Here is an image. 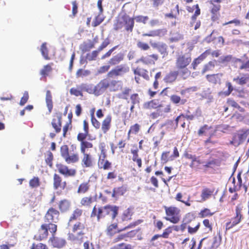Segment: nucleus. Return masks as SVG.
I'll return each instance as SVG.
<instances>
[{
	"instance_id": "obj_25",
	"label": "nucleus",
	"mask_w": 249,
	"mask_h": 249,
	"mask_svg": "<svg viewBox=\"0 0 249 249\" xmlns=\"http://www.w3.org/2000/svg\"><path fill=\"white\" fill-rule=\"evenodd\" d=\"M134 73L135 74H137L138 75L142 76L146 80L149 79L148 71L144 69L137 68V69L134 70Z\"/></svg>"
},
{
	"instance_id": "obj_24",
	"label": "nucleus",
	"mask_w": 249,
	"mask_h": 249,
	"mask_svg": "<svg viewBox=\"0 0 249 249\" xmlns=\"http://www.w3.org/2000/svg\"><path fill=\"white\" fill-rule=\"evenodd\" d=\"M46 102L49 111L50 112H51L52 109L53 108V102H52V97L51 95V91L50 90H47L46 91Z\"/></svg>"
},
{
	"instance_id": "obj_10",
	"label": "nucleus",
	"mask_w": 249,
	"mask_h": 249,
	"mask_svg": "<svg viewBox=\"0 0 249 249\" xmlns=\"http://www.w3.org/2000/svg\"><path fill=\"white\" fill-rule=\"evenodd\" d=\"M57 168L59 172L65 176H74L75 175V170L69 169L66 165L60 164L57 165Z\"/></svg>"
},
{
	"instance_id": "obj_54",
	"label": "nucleus",
	"mask_w": 249,
	"mask_h": 249,
	"mask_svg": "<svg viewBox=\"0 0 249 249\" xmlns=\"http://www.w3.org/2000/svg\"><path fill=\"white\" fill-rule=\"evenodd\" d=\"M52 70L51 67L49 65H47L41 70L40 74L42 75H46L48 73Z\"/></svg>"
},
{
	"instance_id": "obj_3",
	"label": "nucleus",
	"mask_w": 249,
	"mask_h": 249,
	"mask_svg": "<svg viewBox=\"0 0 249 249\" xmlns=\"http://www.w3.org/2000/svg\"><path fill=\"white\" fill-rule=\"evenodd\" d=\"M166 214L167 217H165V219L173 223H177L180 220V210L175 207H164Z\"/></svg>"
},
{
	"instance_id": "obj_35",
	"label": "nucleus",
	"mask_w": 249,
	"mask_h": 249,
	"mask_svg": "<svg viewBox=\"0 0 249 249\" xmlns=\"http://www.w3.org/2000/svg\"><path fill=\"white\" fill-rule=\"evenodd\" d=\"M213 192L209 189H204L202 190L201 193V197L203 201H205L208 199L212 194Z\"/></svg>"
},
{
	"instance_id": "obj_43",
	"label": "nucleus",
	"mask_w": 249,
	"mask_h": 249,
	"mask_svg": "<svg viewBox=\"0 0 249 249\" xmlns=\"http://www.w3.org/2000/svg\"><path fill=\"white\" fill-rule=\"evenodd\" d=\"M30 186L32 188L37 187L39 186V180L38 178L34 177L30 180L29 182Z\"/></svg>"
},
{
	"instance_id": "obj_47",
	"label": "nucleus",
	"mask_w": 249,
	"mask_h": 249,
	"mask_svg": "<svg viewBox=\"0 0 249 249\" xmlns=\"http://www.w3.org/2000/svg\"><path fill=\"white\" fill-rule=\"evenodd\" d=\"M92 202V198L91 196L85 197L81 200V204L82 205L88 206L90 205Z\"/></svg>"
},
{
	"instance_id": "obj_40",
	"label": "nucleus",
	"mask_w": 249,
	"mask_h": 249,
	"mask_svg": "<svg viewBox=\"0 0 249 249\" xmlns=\"http://www.w3.org/2000/svg\"><path fill=\"white\" fill-rule=\"evenodd\" d=\"M60 153L61 156L65 159L69 154V148L67 145H62L60 148Z\"/></svg>"
},
{
	"instance_id": "obj_8",
	"label": "nucleus",
	"mask_w": 249,
	"mask_h": 249,
	"mask_svg": "<svg viewBox=\"0 0 249 249\" xmlns=\"http://www.w3.org/2000/svg\"><path fill=\"white\" fill-rule=\"evenodd\" d=\"M108 87V80L107 79H104L101 80L98 84L94 86V95L99 96L102 94Z\"/></svg>"
},
{
	"instance_id": "obj_4",
	"label": "nucleus",
	"mask_w": 249,
	"mask_h": 249,
	"mask_svg": "<svg viewBox=\"0 0 249 249\" xmlns=\"http://www.w3.org/2000/svg\"><path fill=\"white\" fill-rule=\"evenodd\" d=\"M57 230V226L53 223L42 224L38 231V236L36 237L40 240L47 238L48 235V230L52 233H55Z\"/></svg>"
},
{
	"instance_id": "obj_5",
	"label": "nucleus",
	"mask_w": 249,
	"mask_h": 249,
	"mask_svg": "<svg viewBox=\"0 0 249 249\" xmlns=\"http://www.w3.org/2000/svg\"><path fill=\"white\" fill-rule=\"evenodd\" d=\"M241 210V209L239 206H237L236 207V216L232 218L231 221L227 222L226 224V230L227 231L233 228L241 222V218L242 217Z\"/></svg>"
},
{
	"instance_id": "obj_33",
	"label": "nucleus",
	"mask_w": 249,
	"mask_h": 249,
	"mask_svg": "<svg viewBox=\"0 0 249 249\" xmlns=\"http://www.w3.org/2000/svg\"><path fill=\"white\" fill-rule=\"evenodd\" d=\"M143 108L145 109L155 108L158 107V104L155 100H152L150 102H146L143 104Z\"/></svg>"
},
{
	"instance_id": "obj_1",
	"label": "nucleus",
	"mask_w": 249,
	"mask_h": 249,
	"mask_svg": "<svg viewBox=\"0 0 249 249\" xmlns=\"http://www.w3.org/2000/svg\"><path fill=\"white\" fill-rule=\"evenodd\" d=\"M148 18L147 16H139L132 18L128 16H124L120 18L117 23L118 28H121L123 24L124 28L127 31H132L134 26V20L135 19L137 22H143L144 23L148 20Z\"/></svg>"
},
{
	"instance_id": "obj_7",
	"label": "nucleus",
	"mask_w": 249,
	"mask_h": 249,
	"mask_svg": "<svg viewBox=\"0 0 249 249\" xmlns=\"http://www.w3.org/2000/svg\"><path fill=\"white\" fill-rule=\"evenodd\" d=\"M129 70V68L126 65H121L110 71L107 73V76L109 78H113L115 76L122 75L127 72Z\"/></svg>"
},
{
	"instance_id": "obj_29",
	"label": "nucleus",
	"mask_w": 249,
	"mask_h": 249,
	"mask_svg": "<svg viewBox=\"0 0 249 249\" xmlns=\"http://www.w3.org/2000/svg\"><path fill=\"white\" fill-rule=\"evenodd\" d=\"M94 43L92 41H89L88 42L84 43L81 45L80 48L82 52H86L93 48L94 47Z\"/></svg>"
},
{
	"instance_id": "obj_23",
	"label": "nucleus",
	"mask_w": 249,
	"mask_h": 249,
	"mask_svg": "<svg viewBox=\"0 0 249 249\" xmlns=\"http://www.w3.org/2000/svg\"><path fill=\"white\" fill-rule=\"evenodd\" d=\"M221 74H213L211 75H207L206 78L207 80L213 84H216L220 81Z\"/></svg>"
},
{
	"instance_id": "obj_15",
	"label": "nucleus",
	"mask_w": 249,
	"mask_h": 249,
	"mask_svg": "<svg viewBox=\"0 0 249 249\" xmlns=\"http://www.w3.org/2000/svg\"><path fill=\"white\" fill-rule=\"evenodd\" d=\"M50 240L51 241L52 245L55 248H62L66 243L64 239L58 237H53Z\"/></svg>"
},
{
	"instance_id": "obj_63",
	"label": "nucleus",
	"mask_w": 249,
	"mask_h": 249,
	"mask_svg": "<svg viewBox=\"0 0 249 249\" xmlns=\"http://www.w3.org/2000/svg\"><path fill=\"white\" fill-rule=\"evenodd\" d=\"M88 134V132H84V133H80L78 134L77 136V140L82 142H84V141L86 137H87Z\"/></svg>"
},
{
	"instance_id": "obj_12",
	"label": "nucleus",
	"mask_w": 249,
	"mask_h": 249,
	"mask_svg": "<svg viewBox=\"0 0 249 249\" xmlns=\"http://www.w3.org/2000/svg\"><path fill=\"white\" fill-rule=\"evenodd\" d=\"M62 179L61 177L56 174L53 176V187L55 189H58L59 187L64 189L66 185V182L61 183Z\"/></svg>"
},
{
	"instance_id": "obj_9",
	"label": "nucleus",
	"mask_w": 249,
	"mask_h": 249,
	"mask_svg": "<svg viewBox=\"0 0 249 249\" xmlns=\"http://www.w3.org/2000/svg\"><path fill=\"white\" fill-rule=\"evenodd\" d=\"M59 213L58 211L53 208L49 209L45 215V218L48 222L56 223L58 221Z\"/></svg>"
},
{
	"instance_id": "obj_39",
	"label": "nucleus",
	"mask_w": 249,
	"mask_h": 249,
	"mask_svg": "<svg viewBox=\"0 0 249 249\" xmlns=\"http://www.w3.org/2000/svg\"><path fill=\"white\" fill-rule=\"evenodd\" d=\"M99 53L97 50L93 51L91 53L87 54L86 59L89 61H92L95 60Z\"/></svg>"
},
{
	"instance_id": "obj_42",
	"label": "nucleus",
	"mask_w": 249,
	"mask_h": 249,
	"mask_svg": "<svg viewBox=\"0 0 249 249\" xmlns=\"http://www.w3.org/2000/svg\"><path fill=\"white\" fill-rule=\"evenodd\" d=\"M82 213V211L80 209H77L73 213L72 215L71 216L70 221L76 219L79 217Z\"/></svg>"
},
{
	"instance_id": "obj_53",
	"label": "nucleus",
	"mask_w": 249,
	"mask_h": 249,
	"mask_svg": "<svg viewBox=\"0 0 249 249\" xmlns=\"http://www.w3.org/2000/svg\"><path fill=\"white\" fill-rule=\"evenodd\" d=\"M137 46L139 48L143 51L147 50L149 48V46L147 44L141 41L137 42Z\"/></svg>"
},
{
	"instance_id": "obj_55",
	"label": "nucleus",
	"mask_w": 249,
	"mask_h": 249,
	"mask_svg": "<svg viewBox=\"0 0 249 249\" xmlns=\"http://www.w3.org/2000/svg\"><path fill=\"white\" fill-rule=\"evenodd\" d=\"M84 229V226L80 222L75 224L73 227L72 231L74 233L76 232L78 230H82Z\"/></svg>"
},
{
	"instance_id": "obj_26",
	"label": "nucleus",
	"mask_w": 249,
	"mask_h": 249,
	"mask_svg": "<svg viewBox=\"0 0 249 249\" xmlns=\"http://www.w3.org/2000/svg\"><path fill=\"white\" fill-rule=\"evenodd\" d=\"M64 159L67 163L70 164L77 162L79 160V157L77 154H74L71 156L69 154Z\"/></svg>"
},
{
	"instance_id": "obj_28",
	"label": "nucleus",
	"mask_w": 249,
	"mask_h": 249,
	"mask_svg": "<svg viewBox=\"0 0 249 249\" xmlns=\"http://www.w3.org/2000/svg\"><path fill=\"white\" fill-rule=\"evenodd\" d=\"M46 45L47 43L46 42L43 43L41 46L40 50L44 58L46 60H49L50 57L48 56V50Z\"/></svg>"
},
{
	"instance_id": "obj_59",
	"label": "nucleus",
	"mask_w": 249,
	"mask_h": 249,
	"mask_svg": "<svg viewBox=\"0 0 249 249\" xmlns=\"http://www.w3.org/2000/svg\"><path fill=\"white\" fill-rule=\"evenodd\" d=\"M115 248L116 249H133L131 245L129 244L125 245L124 243L120 244L116 246Z\"/></svg>"
},
{
	"instance_id": "obj_13",
	"label": "nucleus",
	"mask_w": 249,
	"mask_h": 249,
	"mask_svg": "<svg viewBox=\"0 0 249 249\" xmlns=\"http://www.w3.org/2000/svg\"><path fill=\"white\" fill-rule=\"evenodd\" d=\"M179 74L178 71H170L164 77L163 80L167 83H172L175 82Z\"/></svg>"
},
{
	"instance_id": "obj_6",
	"label": "nucleus",
	"mask_w": 249,
	"mask_h": 249,
	"mask_svg": "<svg viewBox=\"0 0 249 249\" xmlns=\"http://www.w3.org/2000/svg\"><path fill=\"white\" fill-rule=\"evenodd\" d=\"M191 53H187L179 56L176 61V66L178 69H183L186 67L191 62Z\"/></svg>"
},
{
	"instance_id": "obj_52",
	"label": "nucleus",
	"mask_w": 249,
	"mask_h": 249,
	"mask_svg": "<svg viewBox=\"0 0 249 249\" xmlns=\"http://www.w3.org/2000/svg\"><path fill=\"white\" fill-rule=\"evenodd\" d=\"M200 226V223H197L194 227H192L190 226L188 227V232L190 234H194L196 233L198 230Z\"/></svg>"
},
{
	"instance_id": "obj_48",
	"label": "nucleus",
	"mask_w": 249,
	"mask_h": 249,
	"mask_svg": "<svg viewBox=\"0 0 249 249\" xmlns=\"http://www.w3.org/2000/svg\"><path fill=\"white\" fill-rule=\"evenodd\" d=\"M110 68L109 65L103 66L98 69L96 74H100L107 71Z\"/></svg>"
},
{
	"instance_id": "obj_51",
	"label": "nucleus",
	"mask_w": 249,
	"mask_h": 249,
	"mask_svg": "<svg viewBox=\"0 0 249 249\" xmlns=\"http://www.w3.org/2000/svg\"><path fill=\"white\" fill-rule=\"evenodd\" d=\"M140 130V125L137 124H135L134 125L131 126L130 129L128 133V135H129L131 132L132 133L136 134Z\"/></svg>"
},
{
	"instance_id": "obj_58",
	"label": "nucleus",
	"mask_w": 249,
	"mask_h": 249,
	"mask_svg": "<svg viewBox=\"0 0 249 249\" xmlns=\"http://www.w3.org/2000/svg\"><path fill=\"white\" fill-rule=\"evenodd\" d=\"M179 73L181 75V76L183 78V79H186L190 74V72L187 69L182 70Z\"/></svg>"
},
{
	"instance_id": "obj_38",
	"label": "nucleus",
	"mask_w": 249,
	"mask_h": 249,
	"mask_svg": "<svg viewBox=\"0 0 249 249\" xmlns=\"http://www.w3.org/2000/svg\"><path fill=\"white\" fill-rule=\"evenodd\" d=\"M89 189V185L88 183H83L80 184L78 188V193H85Z\"/></svg>"
},
{
	"instance_id": "obj_56",
	"label": "nucleus",
	"mask_w": 249,
	"mask_h": 249,
	"mask_svg": "<svg viewBox=\"0 0 249 249\" xmlns=\"http://www.w3.org/2000/svg\"><path fill=\"white\" fill-rule=\"evenodd\" d=\"M223 25H230L231 27H234V26H239L240 25V21L237 19H234L228 22L225 23L223 24Z\"/></svg>"
},
{
	"instance_id": "obj_16",
	"label": "nucleus",
	"mask_w": 249,
	"mask_h": 249,
	"mask_svg": "<svg viewBox=\"0 0 249 249\" xmlns=\"http://www.w3.org/2000/svg\"><path fill=\"white\" fill-rule=\"evenodd\" d=\"M83 158L82 160V165L84 167H89L92 165V159L91 156L87 153H82Z\"/></svg>"
},
{
	"instance_id": "obj_36",
	"label": "nucleus",
	"mask_w": 249,
	"mask_h": 249,
	"mask_svg": "<svg viewBox=\"0 0 249 249\" xmlns=\"http://www.w3.org/2000/svg\"><path fill=\"white\" fill-rule=\"evenodd\" d=\"M226 86L228 88V90L223 92H220V95H224L225 96H229L233 90V87L230 82H227L226 84Z\"/></svg>"
},
{
	"instance_id": "obj_17",
	"label": "nucleus",
	"mask_w": 249,
	"mask_h": 249,
	"mask_svg": "<svg viewBox=\"0 0 249 249\" xmlns=\"http://www.w3.org/2000/svg\"><path fill=\"white\" fill-rule=\"evenodd\" d=\"M170 101L174 104L177 105H184L187 100L185 99H181L180 97L176 94H173L170 97Z\"/></svg>"
},
{
	"instance_id": "obj_61",
	"label": "nucleus",
	"mask_w": 249,
	"mask_h": 249,
	"mask_svg": "<svg viewBox=\"0 0 249 249\" xmlns=\"http://www.w3.org/2000/svg\"><path fill=\"white\" fill-rule=\"evenodd\" d=\"M132 104L134 105L139 103V98L138 94H133L130 97Z\"/></svg>"
},
{
	"instance_id": "obj_31",
	"label": "nucleus",
	"mask_w": 249,
	"mask_h": 249,
	"mask_svg": "<svg viewBox=\"0 0 249 249\" xmlns=\"http://www.w3.org/2000/svg\"><path fill=\"white\" fill-rule=\"evenodd\" d=\"M91 73L90 71L88 70L79 69L76 73L77 77H84L89 75Z\"/></svg>"
},
{
	"instance_id": "obj_32",
	"label": "nucleus",
	"mask_w": 249,
	"mask_h": 249,
	"mask_svg": "<svg viewBox=\"0 0 249 249\" xmlns=\"http://www.w3.org/2000/svg\"><path fill=\"white\" fill-rule=\"evenodd\" d=\"M235 58L232 57L231 55H228L227 56H221L219 59L218 62L220 63L224 64L226 62H228L230 61H231L232 62L234 63L235 64V61L233 60V59H235Z\"/></svg>"
},
{
	"instance_id": "obj_41",
	"label": "nucleus",
	"mask_w": 249,
	"mask_h": 249,
	"mask_svg": "<svg viewBox=\"0 0 249 249\" xmlns=\"http://www.w3.org/2000/svg\"><path fill=\"white\" fill-rule=\"evenodd\" d=\"M210 127H209L208 125H204L200 128L198 131V135L200 136L202 135H207V131L210 129Z\"/></svg>"
},
{
	"instance_id": "obj_37",
	"label": "nucleus",
	"mask_w": 249,
	"mask_h": 249,
	"mask_svg": "<svg viewBox=\"0 0 249 249\" xmlns=\"http://www.w3.org/2000/svg\"><path fill=\"white\" fill-rule=\"evenodd\" d=\"M140 62H142V63L145 64L154 63V61L151 59L150 56H149V55L146 57H141L140 59L137 60L136 63H139Z\"/></svg>"
},
{
	"instance_id": "obj_2",
	"label": "nucleus",
	"mask_w": 249,
	"mask_h": 249,
	"mask_svg": "<svg viewBox=\"0 0 249 249\" xmlns=\"http://www.w3.org/2000/svg\"><path fill=\"white\" fill-rule=\"evenodd\" d=\"M118 207L115 206L107 205L98 209L97 219L104 217L107 215L110 214L112 219H114L118 214Z\"/></svg>"
},
{
	"instance_id": "obj_22",
	"label": "nucleus",
	"mask_w": 249,
	"mask_h": 249,
	"mask_svg": "<svg viewBox=\"0 0 249 249\" xmlns=\"http://www.w3.org/2000/svg\"><path fill=\"white\" fill-rule=\"evenodd\" d=\"M109 87L110 91H115L122 88L121 82L116 80H112L110 82L108 81Z\"/></svg>"
},
{
	"instance_id": "obj_30",
	"label": "nucleus",
	"mask_w": 249,
	"mask_h": 249,
	"mask_svg": "<svg viewBox=\"0 0 249 249\" xmlns=\"http://www.w3.org/2000/svg\"><path fill=\"white\" fill-rule=\"evenodd\" d=\"M59 207L61 212H66L69 209L70 203L66 200H62L59 203Z\"/></svg>"
},
{
	"instance_id": "obj_44",
	"label": "nucleus",
	"mask_w": 249,
	"mask_h": 249,
	"mask_svg": "<svg viewBox=\"0 0 249 249\" xmlns=\"http://www.w3.org/2000/svg\"><path fill=\"white\" fill-rule=\"evenodd\" d=\"M227 103L229 106L238 108L240 111H244V109L240 107V106L234 100L229 99Z\"/></svg>"
},
{
	"instance_id": "obj_20",
	"label": "nucleus",
	"mask_w": 249,
	"mask_h": 249,
	"mask_svg": "<svg viewBox=\"0 0 249 249\" xmlns=\"http://www.w3.org/2000/svg\"><path fill=\"white\" fill-rule=\"evenodd\" d=\"M233 61H235V67H238L237 63H239L241 64L239 66V69L243 70V69H249V60H247V61H244L240 59L235 58L233 59Z\"/></svg>"
},
{
	"instance_id": "obj_64",
	"label": "nucleus",
	"mask_w": 249,
	"mask_h": 249,
	"mask_svg": "<svg viewBox=\"0 0 249 249\" xmlns=\"http://www.w3.org/2000/svg\"><path fill=\"white\" fill-rule=\"evenodd\" d=\"M182 38V36L178 33H176L175 35H174L173 36L170 38V40L171 42H173L179 40Z\"/></svg>"
},
{
	"instance_id": "obj_14",
	"label": "nucleus",
	"mask_w": 249,
	"mask_h": 249,
	"mask_svg": "<svg viewBox=\"0 0 249 249\" xmlns=\"http://www.w3.org/2000/svg\"><path fill=\"white\" fill-rule=\"evenodd\" d=\"M210 53V50H207L203 53H202L199 56L195 59L192 64L193 69H196V68L197 65L199 64L202 61H203Z\"/></svg>"
},
{
	"instance_id": "obj_45",
	"label": "nucleus",
	"mask_w": 249,
	"mask_h": 249,
	"mask_svg": "<svg viewBox=\"0 0 249 249\" xmlns=\"http://www.w3.org/2000/svg\"><path fill=\"white\" fill-rule=\"evenodd\" d=\"M203 163H204V161H201L198 158L196 157L194 161H192L190 165V166L191 168H197L199 164Z\"/></svg>"
},
{
	"instance_id": "obj_34",
	"label": "nucleus",
	"mask_w": 249,
	"mask_h": 249,
	"mask_svg": "<svg viewBox=\"0 0 249 249\" xmlns=\"http://www.w3.org/2000/svg\"><path fill=\"white\" fill-rule=\"evenodd\" d=\"M93 146L91 142L87 141H84L81 142L80 144V149L82 153H86V149L92 148Z\"/></svg>"
},
{
	"instance_id": "obj_18",
	"label": "nucleus",
	"mask_w": 249,
	"mask_h": 249,
	"mask_svg": "<svg viewBox=\"0 0 249 249\" xmlns=\"http://www.w3.org/2000/svg\"><path fill=\"white\" fill-rule=\"evenodd\" d=\"M111 121V116L110 115H107L103 121L102 124V130L104 133H106L109 129Z\"/></svg>"
},
{
	"instance_id": "obj_50",
	"label": "nucleus",
	"mask_w": 249,
	"mask_h": 249,
	"mask_svg": "<svg viewBox=\"0 0 249 249\" xmlns=\"http://www.w3.org/2000/svg\"><path fill=\"white\" fill-rule=\"evenodd\" d=\"M117 227V224L116 223H114L109 225L107 229V234L109 235L112 236L113 234V230H115Z\"/></svg>"
},
{
	"instance_id": "obj_60",
	"label": "nucleus",
	"mask_w": 249,
	"mask_h": 249,
	"mask_svg": "<svg viewBox=\"0 0 249 249\" xmlns=\"http://www.w3.org/2000/svg\"><path fill=\"white\" fill-rule=\"evenodd\" d=\"M70 93L71 94V95H74L76 96H82L83 94H82V93L81 92V90H79V89H76L75 88H71V89H70Z\"/></svg>"
},
{
	"instance_id": "obj_57",
	"label": "nucleus",
	"mask_w": 249,
	"mask_h": 249,
	"mask_svg": "<svg viewBox=\"0 0 249 249\" xmlns=\"http://www.w3.org/2000/svg\"><path fill=\"white\" fill-rule=\"evenodd\" d=\"M29 98L28 93L27 91H25L23 97L21 98L20 101V105L23 106L28 101Z\"/></svg>"
},
{
	"instance_id": "obj_11",
	"label": "nucleus",
	"mask_w": 249,
	"mask_h": 249,
	"mask_svg": "<svg viewBox=\"0 0 249 249\" xmlns=\"http://www.w3.org/2000/svg\"><path fill=\"white\" fill-rule=\"evenodd\" d=\"M52 124L55 130L56 133L61 131V116L60 114L56 115L53 119Z\"/></svg>"
},
{
	"instance_id": "obj_19",
	"label": "nucleus",
	"mask_w": 249,
	"mask_h": 249,
	"mask_svg": "<svg viewBox=\"0 0 249 249\" xmlns=\"http://www.w3.org/2000/svg\"><path fill=\"white\" fill-rule=\"evenodd\" d=\"M124 55L122 53H119L112 57L108 61V64L111 65H115L119 64L124 59Z\"/></svg>"
},
{
	"instance_id": "obj_46",
	"label": "nucleus",
	"mask_w": 249,
	"mask_h": 249,
	"mask_svg": "<svg viewBox=\"0 0 249 249\" xmlns=\"http://www.w3.org/2000/svg\"><path fill=\"white\" fill-rule=\"evenodd\" d=\"M131 89L129 88H125L124 89L123 91L118 94V97L120 98L127 99V96L128 95Z\"/></svg>"
},
{
	"instance_id": "obj_62",
	"label": "nucleus",
	"mask_w": 249,
	"mask_h": 249,
	"mask_svg": "<svg viewBox=\"0 0 249 249\" xmlns=\"http://www.w3.org/2000/svg\"><path fill=\"white\" fill-rule=\"evenodd\" d=\"M91 123L92 125L96 128H99L100 126V123L94 117V113L91 114Z\"/></svg>"
},
{
	"instance_id": "obj_21",
	"label": "nucleus",
	"mask_w": 249,
	"mask_h": 249,
	"mask_svg": "<svg viewBox=\"0 0 249 249\" xmlns=\"http://www.w3.org/2000/svg\"><path fill=\"white\" fill-rule=\"evenodd\" d=\"M79 89L81 91H85L90 94H94V86L91 84L87 85L86 84H82L79 86Z\"/></svg>"
},
{
	"instance_id": "obj_49",
	"label": "nucleus",
	"mask_w": 249,
	"mask_h": 249,
	"mask_svg": "<svg viewBox=\"0 0 249 249\" xmlns=\"http://www.w3.org/2000/svg\"><path fill=\"white\" fill-rule=\"evenodd\" d=\"M169 152H164L162 153L161 160L163 163H165L171 159L170 157H169Z\"/></svg>"
},
{
	"instance_id": "obj_27",
	"label": "nucleus",
	"mask_w": 249,
	"mask_h": 249,
	"mask_svg": "<svg viewBox=\"0 0 249 249\" xmlns=\"http://www.w3.org/2000/svg\"><path fill=\"white\" fill-rule=\"evenodd\" d=\"M216 63V61L215 60L210 61L204 66L202 73H204L208 71H212L214 69Z\"/></svg>"
}]
</instances>
